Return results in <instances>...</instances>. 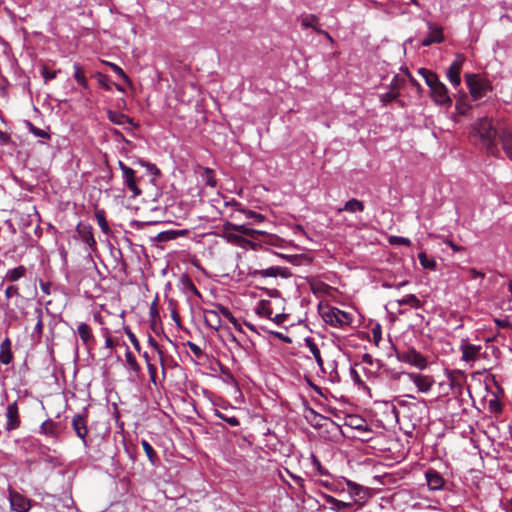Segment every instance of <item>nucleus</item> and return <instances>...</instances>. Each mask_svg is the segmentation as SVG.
I'll return each instance as SVG.
<instances>
[{
	"label": "nucleus",
	"mask_w": 512,
	"mask_h": 512,
	"mask_svg": "<svg viewBox=\"0 0 512 512\" xmlns=\"http://www.w3.org/2000/svg\"><path fill=\"white\" fill-rule=\"evenodd\" d=\"M505 124L504 121L500 120L494 124L493 120L488 117L480 118L473 124L471 135L476 144L484 149L487 155L496 158L501 156L498 139L500 128L504 127Z\"/></svg>",
	"instance_id": "1"
},
{
	"label": "nucleus",
	"mask_w": 512,
	"mask_h": 512,
	"mask_svg": "<svg viewBox=\"0 0 512 512\" xmlns=\"http://www.w3.org/2000/svg\"><path fill=\"white\" fill-rule=\"evenodd\" d=\"M415 406L416 404L413 402L404 399L398 400L396 418L401 428L404 429L408 435H411L416 429V416L413 411Z\"/></svg>",
	"instance_id": "2"
},
{
	"label": "nucleus",
	"mask_w": 512,
	"mask_h": 512,
	"mask_svg": "<svg viewBox=\"0 0 512 512\" xmlns=\"http://www.w3.org/2000/svg\"><path fill=\"white\" fill-rule=\"evenodd\" d=\"M465 80L469 89V93L473 100L477 101L487 95L488 92L492 91V85L490 81L477 74H466Z\"/></svg>",
	"instance_id": "3"
},
{
	"label": "nucleus",
	"mask_w": 512,
	"mask_h": 512,
	"mask_svg": "<svg viewBox=\"0 0 512 512\" xmlns=\"http://www.w3.org/2000/svg\"><path fill=\"white\" fill-rule=\"evenodd\" d=\"M325 323L334 327H344L352 322V315L335 307H330L322 312Z\"/></svg>",
	"instance_id": "4"
},
{
	"label": "nucleus",
	"mask_w": 512,
	"mask_h": 512,
	"mask_svg": "<svg viewBox=\"0 0 512 512\" xmlns=\"http://www.w3.org/2000/svg\"><path fill=\"white\" fill-rule=\"evenodd\" d=\"M231 231H237L243 235L254 237V234H260V231L248 228L245 225H236L231 222H225L223 224V233L226 235L229 241L239 244L241 241H243V237L240 235H236L231 233Z\"/></svg>",
	"instance_id": "5"
},
{
	"label": "nucleus",
	"mask_w": 512,
	"mask_h": 512,
	"mask_svg": "<svg viewBox=\"0 0 512 512\" xmlns=\"http://www.w3.org/2000/svg\"><path fill=\"white\" fill-rule=\"evenodd\" d=\"M346 485L348 493L354 499L353 505L357 504L362 507L370 497V489L351 480H347Z\"/></svg>",
	"instance_id": "6"
},
{
	"label": "nucleus",
	"mask_w": 512,
	"mask_h": 512,
	"mask_svg": "<svg viewBox=\"0 0 512 512\" xmlns=\"http://www.w3.org/2000/svg\"><path fill=\"white\" fill-rule=\"evenodd\" d=\"M465 62V57L462 54H457L455 60L451 63L446 71V76L454 88L461 84V70Z\"/></svg>",
	"instance_id": "7"
},
{
	"label": "nucleus",
	"mask_w": 512,
	"mask_h": 512,
	"mask_svg": "<svg viewBox=\"0 0 512 512\" xmlns=\"http://www.w3.org/2000/svg\"><path fill=\"white\" fill-rule=\"evenodd\" d=\"M291 272L288 268L286 267H281V266H271V267H268L266 269H254V270H250L249 271V276L253 277V278H257V277H261V278H266V277H282V278H289L291 276Z\"/></svg>",
	"instance_id": "8"
},
{
	"label": "nucleus",
	"mask_w": 512,
	"mask_h": 512,
	"mask_svg": "<svg viewBox=\"0 0 512 512\" xmlns=\"http://www.w3.org/2000/svg\"><path fill=\"white\" fill-rule=\"evenodd\" d=\"M430 96L437 105L450 107L452 105V98L448 94L447 87L442 83L438 82L435 86L429 90Z\"/></svg>",
	"instance_id": "9"
},
{
	"label": "nucleus",
	"mask_w": 512,
	"mask_h": 512,
	"mask_svg": "<svg viewBox=\"0 0 512 512\" xmlns=\"http://www.w3.org/2000/svg\"><path fill=\"white\" fill-rule=\"evenodd\" d=\"M76 232L79 238L87 244L91 251L96 250V240L93 235V228L90 224L79 223L76 227Z\"/></svg>",
	"instance_id": "10"
},
{
	"label": "nucleus",
	"mask_w": 512,
	"mask_h": 512,
	"mask_svg": "<svg viewBox=\"0 0 512 512\" xmlns=\"http://www.w3.org/2000/svg\"><path fill=\"white\" fill-rule=\"evenodd\" d=\"M426 26L428 36L422 39L421 44L423 46H429L433 43H441L444 40L443 31L439 25L426 21Z\"/></svg>",
	"instance_id": "11"
},
{
	"label": "nucleus",
	"mask_w": 512,
	"mask_h": 512,
	"mask_svg": "<svg viewBox=\"0 0 512 512\" xmlns=\"http://www.w3.org/2000/svg\"><path fill=\"white\" fill-rule=\"evenodd\" d=\"M6 430L12 431L20 427V416L17 402L10 403L6 411Z\"/></svg>",
	"instance_id": "12"
},
{
	"label": "nucleus",
	"mask_w": 512,
	"mask_h": 512,
	"mask_svg": "<svg viewBox=\"0 0 512 512\" xmlns=\"http://www.w3.org/2000/svg\"><path fill=\"white\" fill-rule=\"evenodd\" d=\"M498 140L501 143L505 155L510 161H512V130L507 124L500 128V136Z\"/></svg>",
	"instance_id": "13"
},
{
	"label": "nucleus",
	"mask_w": 512,
	"mask_h": 512,
	"mask_svg": "<svg viewBox=\"0 0 512 512\" xmlns=\"http://www.w3.org/2000/svg\"><path fill=\"white\" fill-rule=\"evenodd\" d=\"M71 426L77 437H79L84 445H86V436L88 434L86 417L81 414L74 415L71 421Z\"/></svg>",
	"instance_id": "14"
},
{
	"label": "nucleus",
	"mask_w": 512,
	"mask_h": 512,
	"mask_svg": "<svg viewBox=\"0 0 512 512\" xmlns=\"http://www.w3.org/2000/svg\"><path fill=\"white\" fill-rule=\"evenodd\" d=\"M480 345L470 344L466 341H463L460 350L462 352V360L465 362H473L479 358V354L481 351Z\"/></svg>",
	"instance_id": "15"
},
{
	"label": "nucleus",
	"mask_w": 512,
	"mask_h": 512,
	"mask_svg": "<svg viewBox=\"0 0 512 512\" xmlns=\"http://www.w3.org/2000/svg\"><path fill=\"white\" fill-rule=\"evenodd\" d=\"M425 478L429 490H440L444 485L441 474L433 469H428L425 472Z\"/></svg>",
	"instance_id": "16"
},
{
	"label": "nucleus",
	"mask_w": 512,
	"mask_h": 512,
	"mask_svg": "<svg viewBox=\"0 0 512 512\" xmlns=\"http://www.w3.org/2000/svg\"><path fill=\"white\" fill-rule=\"evenodd\" d=\"M321 496L323 500L329 505V509L332 511L341 512L345 509H351L353 507V503L338 500L329 494L323 493Z\"/></svg>",
	"instance_id": "17"
},
{
	"label": "nucleus",
	"mask_w": 512,
	"mask_h": 512,
	"mask_svg": "<svg viewBox=\"0 0 512 512\" xmlns=\"http://www.w3.org/2000/svg\"><path fill=\"white\" fill-rule=\"evenodd\" d=\"M403 80L399 78L398 75H395L391 81V90L384 94L380 95V100L383 104H388L392 102L398 96V89L400 88Z\"/></svg>",
	"instance_id": "18"
},
{
	"label": "nucleus",
	"mask_w": 512,
	"mask_h": 512,
	"mask_svg": "<svg viewBox=\"0 0 512 512\" xmlns=\"http://www.w3.org/2000/svg\"><path fill=\"white\" fill-rule=\"evenodd\" d=\"M301 24L305 28H313L318 34L325 35L330 41H332L331 36L328 32L325 30H322L318 24H319V18L314 14H307L305 15L302 20Z\"/></svg>",
	"instance_id": "19"
},
{
	"label": "nucleus",
	"mask_w": 512,
	"mask_h": 512,
	"mask_svg": "<svg viewBox=\"0 0 512 512\" xmlns=\"http://www.w3.org/2000/svg\"><path fill=\"white\" fill-rule=\"evenodd\" d=\"M220 312L218 311V309H206L204 310V322L205 324L218 331L219 328L221 327V319H220V316H219Z\"/></svg>",
	"instance_id": "20"
},
{
	"label": "nucleus",
	"mask_w": 512,
	"mask_h": 512,
	"mask_svg": "<svg viewBox=\"0 0 512 512\" xmlns=\"http://www.w3.org/2000/svg\"><path fill=\"white\" fill-rule=\"evenodd\" d=\"M122 176L125 185L133 193V196H139L142 193V191L137 185L135 171L133 169H126L125 174H123Z\"/></svg>",
	"instance_id": "21"
},
{
	"label": "nucleus",
	"mask_w": 512,
	"mask_h": 512,
	"mask_svg": "<svg viewBox=\"0 0 512 512\" xmlns=\"http://www.w3.org/2000/svg\"><path fill=\"white\" fill-rule=\"evenodd\" d=\"M226 205L234 206L237 211L242 212L248 219H252L254 222L260 223L263 222L265 219V216L260 213L242 208L241 204L235 200H232L231 202H226Z\"/></svg>",
	"instance_id": "22"
},
{
	"label": "nucleus",
	"mask_w": 512,
	"mask_h": 512,
	"mask_svg": "<svg viewBox=\"0 0 512 512\" xmlns=\"http://www.w3.org/2000/svg\"><path fill=\"white\" fill-rule=\"evenodd\" d=\"M12 360L13 353L11 350V341L9 338H6L0 345V363L8 365L12 362Z\"/></svg>",
	"instance_id": "23"
},
{
	"label": "nucleus",
	"mask_w": 512,
	"mask_h": 512,
	"mask_svg": "<svg viewBox=\"0 0 512 512\" xmlns=\"http://www.w3.org/2000/svg\"><path fill=\"white\" fill-rule=\"evenodd\" d=\"M60 432V427L57 422H54L50 419L44 421L40 426V433L52 437L57 438Z\"/></svg>",
	"instance_id": "24"
},
{
	"label": "nucleus",
	"mask_w": 512,
	"mask_h": 512,
	"mask_svg": "<svg viewBox=\"0 0 512 512\" xmlns=\"http://www.w3.org/2000/svg\"><path fill=\"white\" fill-rule=\"evenodd\" d=\"M364 210V203L356 198L348 200L344 207L338 208L337 213L347 211L350 213L362 212Z\"/></svg>",
	"instance_id": "25"
},
{
	"label": "nucleus",
	"mask_w": 512,
	"mask_h": 512,
	"mask_svg": "<svg viewBox=\"0 0 512 512\" xmlns=\"http://www.w3.org/2000/svg\"><path fill=\"white\" fill-rule=\"evenodd\" d=\"M11 506L17 512H27L30 508L29 501L19 494L11 496Z\"/></svg>",
	"instance_id": "26"
},
{
	"label": "nucleus",
	"mask_w": 512,
	"mask_h": 512,
	"mask_svg": "<svg viewBox=\"0 0 512 512\" xmlns=\"http://www.w3.org/2000/svg\"><path fill=\"white\" fill-rule=\"evenodd\" d=\"M77 332H78L80 339L82 340V342L85 345L88 346L91 342L94 341V336L92 334V330L88 324L80 323L77 327Z\"/></svg>",
	"instance_id": "27"
},
{
	"label": "nucleus",
	"mask_w": 512,
	"mask_h": 512,
	"mask_svg": "<svg viewBox=\"0 0 512 512\" xmlns=\"http://www.w3.org/2000/svg\"><path fill=\"white\" fill-rule=\"evenodd\" d=\"M107 116H108V119L114 123V124H117V125H124L126 123H129V124H133V120L132 118H130L129 116H127L126 114L124 113H121L119 111H112V110H109L107 112Z\"/></svg>",
	"instance_id": "28"
},
{
	"label": "nucleus",
	"mask_w": 512,
	"mask_h": 512,
	"mask_svg": "<svg viewBox=\"0 0 512 512\" xmlns=\"http://www.w3.org/2000/svg\"><path fill=\"white\" fill-rule=\"evenodd\" d=\"M435 380L432 375L418 372V391L427 392L430 390Z\"/></svg>",
	"instance_id": "29"
},
{
	"label": "nucleus",
	"mask_w": 512,
	"mask_h": 512,
	"mask_svg": "<svg viewBox=\"0 0 512 512\" xmlns=\"http://www.w3.org/2000/svg\"><path fill=\"white\" fill-rule=\"evenodd\" d=\"M26 271L27 270L23 265L17 266L6 272L4 280L9 282H16L26 275Z\"/></svg>",
	"instance_id": "30"
},
{
	"label": "nucleus",
	"mask_w": 512,
	"mask_h": 512,
	"mask_svg": "<svg viewBox=\"0 0 512 512\" xmlns=\"http://www.w3.org/2000/svg\"><path fill=\"white\" fill-rule=\"evenodd\" d=\"M216 309H218V311L220 312V314L227 318L228 321L230 323H232V325L239 331H242V328H241V325L239 324L238 320L233 316V314L231 313V311L229 310V308L225 307L224 305L222 304H215L214 305Z\"/></svg>",
	"instance_id": "31"
},
{
	"label": "nucleus",
	"mask_w": 512,
	"mask_h": 512,
	"mask_svg": "<svg viewBox=\"0 0 512 512\" xmlns=\"http://www.w3.org/2000/svg\"><path fill=\"white\" fill-rule=\"evenodd\" d=\"M418 74H420L424 78L427 86L429 87V90H431L432 87L435 86V84L440 81L435 73L425 68L418 69Z\"/></svg>",
	"instance_id": "32"
},
{
	"label": "nucleus",
	"mask_w": 512,
	"mask_h": 512,
	"mask_svg": "<svg viewBox=\"0 0 512 512\" xmlns=\"http://www.w3.org/2000/svg\"><path fill=\"white\" fill-rule=\"evenodd\" d=\"M418 259L424 269L435 271L437 268V262L433 257L428 256L426 253H419Z\"/></svg>",
	"instance_id": "33"
},
{
	"label": "nucleus",
	"mask_w": 512,
	"mask_h": 512,
	"mask_svg": "<svg viewBox=\"0 0 512 512\" xmlns=\"http://www.w3.org/2000/svg\"><path fill=\"white\" fill-rule=\"evenodd\" d=\"M306 346L309 348L310 352L314 356L317 364L319 367L323 366V359L321 357L320 349L318 348L317 344L313 341L311 338H307L305 340Z\"/></svg>",
	"instance_id": "34"
},
{
	"label": "nucleus",
	"mask_w": 512,
	"mask_h": 512,
	"mask_svg": "<svg viewBox=\"0 0 512 512\" xmlns=\"http://www.w3.org/2000/svg\"><path fill=\"white\" fill-rule=\"evenodd\" d=\"M256 313L259 316L271 319V316H272L273 312H272V309L270 307V302L268 300H261L258 303V305H257Z\"/></svg>",
	"instance_id": "35"
},
{
	"label": "nucleus",
	"mask_w": 512,
	"mask_h": 512,
	"mask_svg": "<svg viewBox=\"0 0 512 512\" xmlns=\"http://www.w3.org/2000/svg\"><path fill=\"white\" fill-rule=\"evenodd\" d=\"M73 68H74V78L77 81V83L80 86H82L83 88H87L88 81L85 77V74H84V71H83V68L81 67V65L78 63H74Z\"/></svg>",
	"instance_id": "36"
},
{
	"label": "nucleus",
	"mask_w": 512,
	"mask_h": 512,
	"mask_svg": "<svg viewBox=\"0 0 512 512\" xmlns=\"http://www.w3.org/2000/svg\"><path fill=\"white\" fill-rule=\"evenodd\" d=\"M397 355L400 361L416 365V350L414 348H411L408 351L398 352Z\"/></svg>",
	"instance_id": "37"
},
{
	"label": "nucleus",
	"mask_w": 512,
	"mask_h": 512,
	"mask_svg": "<svg viewBox=\"0 0 512 512\" xmlns=\"http://www.w3.org/2000/svg\"><path fill=\"white\" fill-rule=\"evenodd\" d=\"M141 446L146 454V456L148 457V459L150 460V462L152 464H155L156 460H158V456H157V453L156 451L154 450V448L150 445V443L146 440H142L141 441Z\"/></svg>",
	"instance_id": "38"
},
{
	"label": "nucleus",
	"mask_w": 512,
	"mask_h": 512,
	"mask_svg": "<svg viewBox=\"0 0 512 512\" xmlns=\"http://www.w3.org/2000/svg\"><path fill=\"white\" fill-rule=\"evenodd\" d=\"M96 219H97V222H98L101 230L103 231V233L108 234L110 232V228H109V225H108V223L106 221V217H105L104 211H97L96 212Z\"/></svg>",
	"instance_id": "39"
},
{
	"label": "nucleus",
	"mask_w": 512,
	"mask_h": 512,
	"mask_svg": "<svg viewBox=\"0 0 512 512\" xmlns=\"http://www.w3.org/2000/svg\"><path fill=\"white\" fill-rule=\"evenodd\" d=\"M215 415H216L219 419H221V420H223V421L227 422V423H228L230 426H232V427H237V426H239V425H240V421H239V419H238L237 417H235V416H226L224 413H222V412H220V411H218V410H216Z\"/></svg>",
	"instance_id": "40"
},
{
	"label": "nucleus",
	"mask_w": 512,
	"mask_h": 512,
	"mask_svg": "<svg viewBox=\"0 0 512 512\" xmlns=\"http://www.w3.org/2000/svg\"><path fill=\"white\" fill-rule=\"evenodd\" d=\"M125 358H126L127 364L130 366V368L133 371H135V372L140 371V366H139L135 356L129 351V349H127V351H126Z\"/></svg>",
	"instance_id": "41"
},
{
	"label": "nucleus",
	"mask_w": 512,
	"mask_h": 512,
	"mask_svg": "<svg viewBox=\"0 0 512 512\" xmlns=\"http://www.w3.org/2000/svg\"><path fill=\"white\" fill-rule=\"evenodd\" d=\"M399 385L405 386L408 383L416 384V375L412 373H401L398 377Z\"/></svg>",
	"instance_id": "42"
},
{
	"label": "nucleus",
	"mask_w": 512,
	"mask_h": 512,
	"mask_svg": "<svg viewBox=\"0 0 512 512\" xmlns=\"http://www.w3.org/2000/svg\"><path fill=\"white\" fill-rule=\"evenodd\" d=\"M179 235L177 231H164L158 234L157 240L160 242H166L175 239Z\"/></svg>",
	"instance_id": "43"
},
{
	"label": "nucleus",
	"mask_w": 512,
	"mask_h": 512,
	"mask_svg": "<svg viewBox=\"0 0 512 512\" xmlns=\"http://www.w3.org/2000/svg\"><path fill=\"white\" fill-rule=\"evenodd\" d=\"M107 65L110 67V69L117 75L119 76L120 78H122L124 80V82L126 83H129L130 80H129V77L126 75V73L123 71V69L121 67H119L118 65L114 64V63H111V62H107Z\"/></svg>",
	"instance_id": "44"
},
{
	"label": "nucleus",
	"mask_w": 512,
	"mask_h": 512,
	"mask_svg": "<svg viewBox=\"0 0 512 512\" xmlns=\"http://www.w3.org/2000/svg\"><path fill=\"white\" fill-rule=\"evenodd\" d=\"M12 297H21L19 287L16 285H10L5 289L6 300L11 299Z\"/></svg>",
	"instance_id": "45"
},
{
	"label": "nucleus",
	"mask_w": 512,
	"mask_h": 512,
	"mask_svg": "<svg viewBox=\"0 0 512 512\" xmlns=\"http://www.w3.org/2000/svg\"><path fill=\"white\" fill-rule=\"evenodd\" d=\"M125 331V334L127 335V337L129 338V340L131 341L133 347L137 350V351H140V343L136 337V335L128 328L126 327L124 329Z\"/></svg>",
	"instance_id": "46"
},
{
	"label": "nucleus",
	"mask_w": 512,
	"mask_h": 512,
	"mask_svg": "<svg viewBox=\"0 0 512 512\" xmlns=\"http://www.w3.org/2000/svg\"><path fill=\"white\" fill-rule=\"evenodd\" d=\"M398 303L400 306L409 305L411 307H416V296L413 294L405 296L402 299H399Z\"/></svg>",
	"instance_id": "47"
},
{
	"label": "nucleus",
	"mask_w": 512,
	"mask_h": 512,
	"mask_svg": "<svg viewBox=\"0 0 512 512\" xmlns=\"http://www.w3.org/2000/svg\"><path fill=\"white\" fill-rule=\"evenodd\" d=\"M57 71L49 70L46 66H42L41 68V74L45 80V82L50 81L57 76Z\"/></svg>",
	"instance_id": "48"
},
{
	"label": "nucleus",
	"mask_w": 512,
	"mask_h": 512,
	"mask_svg": "<svg viewBox=\"0 0 512 512\" xmlns=\"http://www.w3.org/2000/svg\"><path fill=\"white\" fill-rule=\"evenodd\" d=\"M42 316H43V313H42V310L41 309H38L37 310V323L35 325V332L38 334V336L40 337L43 333V321H42Z\"/></svg>",
	"instance_id": "49"
},
{
	"label": "nucleus",
	"mask_w": 512,
	"mask_h": 512,
	"mask_svg": "<svg viewBox=\"0 0 512 512\" xmlns=\"http://www.w3.org/2000/svg\"><path fill=\"white\" fill-rule=\"evenodd\" d=\"M29 129H30V132L33 133L37 137H40V138H49L50 137L46 131L35 127L32 123H29Z\"/></svg>",
	"instance_id": "50"
},
{
	"label": "nucleus",
	"mask_w": 512,
	"mask_h": 512,
	"mask_svg": "<svg viewBox=\"0 0 512 512\" xmlns=\"http://www.w3.org/2000/svg\"><path fill=\"white\" fill-rule=\"evenodd\" d=\"M186 345L197 358H201L204 355L203 350L194 342L188 341Z\"/></svg>",
	"instance_id": "51"
},
{
	"label": "nucleus",
	"mask_w": 512,
	"mask_h": 512,
	"mask_svg": "<svg viewBox=\"0 0 512 512\" xmlns=\"http://www.w3.org/2000/svg\"><path fill=\"white\" fill-rule=\"evenodd\" d=\"M97 79H98V82L99 84L107 91H109L111 88H110V85H109V82H110V79L107 75H104V74H101V73H98L97 75Z\"/></svg>",
	"instance_id": "52"
},
{
	"label": "nucleus",
	"mask_w": 512,
	"mask_h": 512,
	"mask_svg": "<svg viewBox=\"0 0 512 512\" xmlns=\"http://www.w3.org/2000/svg\"><path fill=\"white\" fill-rule=\"evenodd\" d=\"M311 414L313 415V420H311V422H313L315 426L321 427L324 425V421L327 420L326 417L316 413L314 410H311Z\"/></svg>",
	"instance_id": "53"
},
{
	"label": "nucleus",
	"mask_w": 512,
	"mask_h": 512,
	"mask_svg": "<svg viewBox=\"0 0 512 512\" xmlns=\"http://www.w3.org/2000/svg\"><path fill=\"white\" fill-rule=\"evenodd\" d=\"M205 174L207 175L206 184L211 187H215L217 182L216 179L214 178L213 170L210 168H205Z\"/></svg>",
	"instance_id": "54"
},
{
	"label": "nucleus",
	"mask_w": 512,
	"mask_h": 512,
	"mask_svg": "<svg viewBox=\"0 0 512 512\" xmlns=\"http://www.w3.org/2000/svg\"><path fill=\"white\" fill-rule=\"evenodd\" d=\"M144 357L146 358V360H148V354L146 352L144 353ZM147 368H148V372H149L151 380L153 382H155L156 372H157L156 367L153 364L149 363V361H147Z\"/></svg>",
	"instance_id": "55"
},
{
	"label": "nucleus",
	"mask_w": 512,
	"mask_h": 512,
	"mask_svg": "<svg viewBox=\"0 0 512 512\" xmlns=\"http://www.w3.org/2000/svg\"><path fill=\"white\" fill-rule=\"evenodd\" d=\"M312 463L320 475L328 474L327 470L324 469V467L321 465V462L319 461V459L317 457H315V456L312 457Z\"/></svg>",
	"instance_id": "56"
},
{
	"label": "nucleus",
	"mask_w": 512,
	"mask_h": 512,
	"mask_svg": "<svg viewBox=\"0 0 512 512\" xmlns=\"http://www.w3.org/2000/svg\"><path fill=\"white\" fill-rule=\"evenodd\" d=\"M372 336H373V341L374 343L378 346L380 341L382 340V337H381V328L379 325H377L376 327H374L372 329Z\"/></svg>",
	"instance_id": "57"
},
{
	"label": "nucleus",
	"mask_w": 512,
	"mask_h": 512,
	"mask_svg": "<svg viewBox=\"0 0 512 512\" xmlns=\"http://www.w3.org/2000/svg\"><path fill=\"white\" fill-rule=\"evenodd\" d=\"M148 344L160 355V357H162L163 351L159 344L157 343V341L152 336H149Z\"/></svg>",
	"instance_id": "58"
},
{
	"label": "nucleus",
	"mask_w": 512,
	"mask_h": 512,
	"mask_svg": "<svg viewBox=\"0 0 512 512\" xmlns=\"http://www.w3.org/2000/svg\"><path fill=\"white\" fill-rule=\"evenodd\" d=\"M494 322H495V324H496V326L498 328H510V327H512L511 322L507 318H505V319H495Z\"/></svg>",
	"instance_id": "59"
},
{
	"label": "nucleus",
	"mask_w": 512,
	"mask_h": 512,
	"mask_svg": "<svg viewBox=\"0 0 512 512\" xmlns=\"http://www.w3.org/2000/svg\"><path fill=\"white\" fill-rule=\"evenodd\" d=\"M108 334L109 333L107 331L105 333V338H106L105 339V345H106L107 348L112 349V348H114L118 344V342L114 338L110 337Z\"/></svg>",
	"instance_id": "60"
},
{
	"label": "nucleus",
	"mask_w": 512,
	"mask_h": 512,
	"mask_svg": "<svg viewBox=\"0 0 512 512\" xmlns=\"http://www.w3.org/2000/svg\"><path fill=\"white\" fill-rule=\"evenodd\" d=\"M469 275H470L471 279H477V278L483 279L485 277L484 273L476 270L475 268L469 269Z\"/></svg>",
	"instance_id": "61"
},
{
	"label": "nucleus",
	"mask_w": 512,
	"mask_h": 512,
	"mask_svg": "<svg viewBox=\"0 0 512 512\" xmlns=\"http://www.w3.org/2000/svg\"><path fill=\"white\" fill-rule=\"evenodd\" d=\"M392 244H409V239L403 237L393 236L390 238Z\"/></svg>",
	"instance_id": "62"
},
{
	"label": "nucleus",
	"mask_w": 512,
	"mask_h": 512,
	"mask_svg": "<svg viewBox=\"0 0 512 512\" xmlns=\"http://www.w3.org/2000/svg\"><path fill=\"white\" fill-rule=\"evenodd\" d=\"M456 109L460 114H465L467 107L461 99H458L456 103Z\"/></svg>",
	"instance_id": "63"
},
{
	"label": "nucleus",
	"mask_w": 512,
	"mask_h": 512,
	"mask_svg": "<svg viewBox=\"0 0 512 512\" xmlns=\"http://www.w3.org/2000/svg\"><path fill=\"white\" fill-rule=\"evenodd\" d=\"M417 365H418V370H424L428 367L427 365V361L418 354V362H417Z\"/></svg>",
	"instance_id": "64"
}]
</instances>
